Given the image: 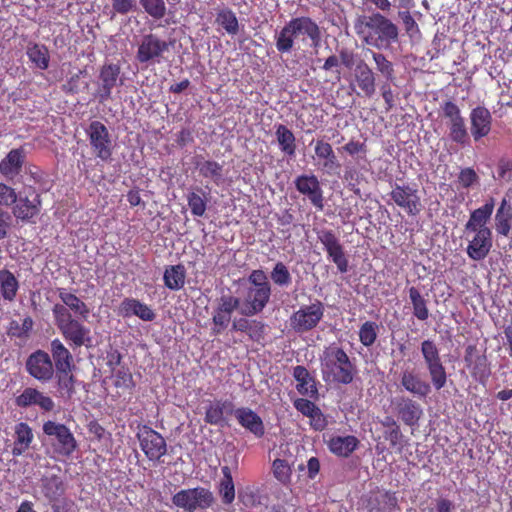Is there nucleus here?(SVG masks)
I'll return each mask as SVG.
<instances>
[{
	"label": "nucleus",
	"mask_w": 512,
	"mask_h": 512,
	"mask_svg": "<svg viewBox=\"0 0 512 512\" xmlns=\"http://www.w3.org/2000/svg\"><path fill=\"white\" fill-rule=\"evenodd\" d=\"M274 39L279 53H291L301 45L317 48L321 41V31L313 19L300 16L292 18L279 31H276Z\"/></svg>",
	"instance_id": "f257e3e1"
},
{
	"label": "nucleus",
	"mask_w": 512,
	"mask_h": 512,
	"mask_svg": "<svg viewBox=\"0 0 512 512\" xmlns=\"http://www.w3.org/2000/svg\"><path fill=\"white\" fill-rule=\"evenodd\" d=\"M322 379L327 384H350L357 372L347 353L336 345L323 350L320 356Z\"/></svg>",
	"instance_id": "f03ea898"
},
{
	"label": "nucleus",
	"mask_w": 512,
	"mask_h": 512,
	"mask_svg": "<svg viewBox=\"0 0 512 512\" xmlns=\"http://www.w3.org/2000/svg\"><path fill=\"white\" fill-rule=\"evenodd\" d=\"M52 314L56 327L73 349L92 346L90 328L74 318L65 306H53Z\"/></svg>",
	"instance_id": "7ed1b4c3"
},
{
	"label": "nucleus",
	"mask_w": 512,
	"mask_h": 512,
	"mask_svg": "<svg viewBox=\"0 0 512 512\" xmlns=\"http://www.w3.org/2000/svg\"><path fill=\"white\" fill-rule=\"evenodd\" d=\"M41 442L57 457H70L78 448L71 430L63 423L48 420L42 426Z\"/></svg>",
	"instance_id": "20e7f679"
},
{
	"label": "nucleus",
	"mask_w": 512,
	"mask_h": 512,
	"mask_svg": "<svg viewBox=\"0 0 512 512\" xmlns=\"http://www.w3.org/2000/svg\"><path fill=\"white\" fill-rule=\"evenodd\" d=\"M440 112L446 120L449 140L462 147L468 145L470 135L458 105L450 100L444 101L440 105Z\"/></svg>",
	"instance_id": "39448f33"
},
{
	"label": "nucleus",
	"mask_w": 512,
	"mask_h": 512,
	"mask_svg": "<svg viewBox=\"0 0 512 512\" xmlns=\"http://www.w3.org/2000/svg\"><path fill=\"white\" fill-rule=\"evenodd\" d=\"M215 498L213 493L205 487L182 489L172 497V503L185 512L206 510L213 505Z\"/></svg>",
	"instance_id": "423d86ee"
},
{
	"label": "nucleus",
	"mask_w": 512,
	"mask_h": 512,
	"mask_svg": "<svg viewBox=\"0 0 512 512\" xmlns=\"http://www.w3.org/2000/svg\"><path fill=\"white\" fill-rule=\"evenodd\" d=\"M370 32L366 37V42L379 47L383 44H390L398 39V28L388 18L380 13H374L369 16L365 22Z\"/></svg>",
	"instance_id": "0eeeda50"
},
{
	"label": "nucleus",
	"mask_w": 512,
	"mask_h": 512,
	"mask_svg": "<svg viewBox=\"0 0 512 512\" xmlns=\"http://www.w3.org/2000/svg\"><path fill=\"white\" fill-rule=\"evenodd\" d=\"M136 437L141 450L150 461H160L161 457L167 453L165 438L151 427L138 426Z\"/></svg>",
	"instance_id": "6e6552de"
},
{
	"label": "nucleus",
	"mask_w": 512,
	"mask_h": 512,
	"mask_svg": "<svg viewBox=\"0 0 512 512\" xmlns=\"http://www.w3.org/2000/svg\"><path fill=\"white\" fill-rule=\"evenodd\" d=\"M169 45L170 43L156 34L143 35L138 45L136 59L141 64H159L163 60L164 53L169 51Z\"/></svg>",
	"instance_id": "1a4fd4ad"
},
{
	"label": "nucleus",
	"mask_w": 512,
	"mask_h": 512,
	"mask_svg": "<svg viewBox=\"0 0 512 512\" xmlns=\"http://www.w3.org/2000/svg\"><path fill=\"white\" fill-rule=\"evenodd\" d=\"M87 135L96 157L105 162L110 161L113 144L107 127L100 121H92L88 126Z\"/></svg>",
	"instance_id": "9d476101"
},
{
	"label": "nucleus",
	"mask_w": 512,
	"mask_h": 512,
	"mask_svg": "<svg viewBox=\"0 0 512 512\" xmlns=\"http://www.w3.org/2000/svg\"><path fill=\"white\" fill-rule=\"evenodd\" d=\"M324 315V305L315 300L310 305L301 307L290 317V326L294 331L302 333L315 328Z\"/></svg>",
	"instance_id": "9b49d317"
},
{
	"label": "nucleus",
	"mask_w": 512,
	"mask_h": 512,
	"mask_svg": "<svg viewBox=\"0 0 512 512\" xmlns=\"http://www.w3.org/2000/svg\"><path fill=\"white\" fill-rule=\"evenodd\" d=\"M28 374L34 379L46 383L54 376V365L49 354L43 350L31 353L25 363Z\"/></svg>",
	"instance_id": "f8f14e48"
},
{
	"label": "nucleus",
	"mask_w": 512,
	"mask_h": 512,
	"mask_svg": "<svg viewBox=\"0 0 512 512\" xmlns=\"http://www.w3.org/2000/svg\"><path fill=\"white\" fill-rule=\"evenodd\" d=\"M122 84L120 79V66L109 63L100 68L95 98L99 103H105L111 98L113 88Z\"/></svg>",
	"instance_id": "ddd939ff"
},
{
	"label": "nucleus",
	"mask_w": 512,
	"mask_h": 512,
	"mask_svg": "<svg viewBox=\"0 0 512 512\" xmlns=\"http://www.w3.org/2000/svg\"><path fill=\"white\" fill-rule=\"evenodd\" d=\"M317 238L324 246L329 258L337 266L341 273L348 271V260L345 256L343 246L332 230L322 229L317 232Z\"/></svg>",
	"instance_id": "4468645a"
},
{
	"label": "nucleus",
	"mask_w": 512,
	"mask_h": 512,
	"mask_svg": "<svg viewBox=\"0 0 512 512\" xmlns=\"http://www.w3.org/2000/svg\"><path fill=\"white\" fill-rule=\"evenodd\" d=\"M469 135L479 142L492 131L493 116L485 106H476L469 113Z\"/></svg>",
	"instance_id": "2eb2a0df"
},
{
	"label": "nucleus",
	"mask_w": 512,
	"mask_h": 512,
	"mask_svg": "<svg viewBox=\"0 0 512 512\" xmlns=\"http://www.w3.org/2000/svg\"><path fill=\"white\" fill-rule=\"evenodd\" d=\"M390 197L397 206L404 209L411 216H415L421 211L418 191L409 185L395 184L390 192Z\"/></svg>",
	"instance_id": "dca6fc26"
},
{
	"label": "nucleus",
	"mask_w": 512,
	"mask_h": 512,
	"mask_svg": "<svg viewBox=\"0 0 512 512\" xmlns=\"http://www.w3.org/2000/svg\"><path fill=\"white\" fill-rule=\"evenodd\" d=\"M271 296V286L249 287L247 289L244 305L240 313L244 316H254L263 311L269 303Z\"/></svg>",
	"instance_id": "f3484780"
},
{
	"label": "nucleus",
	"mask_w": 512,
	"mask_h": 512,
	"mask_svg": "<svg viewBox=\"0 0 512 512\" xmlns=\"http://www.w3.org/2000/svg\"><path fill=\"white\" fill-rule=\"evenodd\" d=\"M464 361L477 381L484 383L488 380L491 375L490 363L487 356L480 353L475 345L466 347Z\"/></svg>",
	"instance_id": "a211bd4d"
},
{
	"label": "nucleus",
	"mask_w": 512,
	"mask_h": 512,
	"mask_svg": "<svg viewBox=\"0 0 512 512\" xmlns=\"http://www.w3.org/2000/svg\"><path fill=\"white\" fill-rule=\"evenodd\" d=\"M297 191L305 195L318 210H323L324 199L320 182L315 175H300L294 181Z\"/></svg>",
	"instance_id": "6ab92c4d"
},
{
	"label": "nucleus",
	"mask_w": 512,
	"mask_h": 512,
	"mask_svg": "<svg viewBox=\"0 0 512 512\" xmlns=\"http://www.w3.org/2000/svg\"><path fill=\"white\" fill-rule=\"evenodd\" d=\"M400 387L417 398H426L431 393V385L409 367L403 369L399 375Z\"/></svg>",
	"instance_id": "aec40b11"
},
{
	"label": "nucleus",
	"mask_w": 512,
	"mask_h": 512,
	"mask_svg": "<svg viewBox=\"0 0 512 512\" xmlns=\"http://www.w3.org/2000/svg\"><path fill=\"white\" fill-rule=\"evenodd\" d=\"M26 160L25 148L11 149L0 161V173L8 181H13L22 171Z\"/></svg>",
	"instance_id": "412c9836"
},
{
	"label": "nucleus",
	"mask_w": 512,
	"mask_h": 512,
	"mask_svg": "<svg viewBox=\"0 0 512 512\" xmlns=\"http://www.w3.org/2000/svg\"><path fill=\"white\" fill-rule=\"evenodd\" d=\"M473 238L469 241L466 252L467 255L475 261L486 258L492 247V231L491 229H481L472 231Z\"/></svg>",
	"instance_id": "4be33fe9"
},
{
	"label": "nucleus",
	"mask_w": 512,
	"mask_h": 512,
	"mask_svg": "<svg viewBox=\"0 0 512 512\" xmlns=\"http://www.w3.org/2000/svg\"><path fill=\"white\" fill-rule=\"evenodd\" d=\"M395 408L402 422L410 427L417 426L423 416L421 405L410 397H397L395 400Z\"/></svg>",
	"instance_id": "5701e85b"
},
{
	"label": "nucleus",
	"mask_w": 512,
	"mask_h": 512,
	"mask_svg": "<svg viewBox=\"0 0 512 512\" xmlns=\"http://www.w3.org/2000/svg\"><path fill=\"white\" fill-rule=\"evenodd\" d=\"M42 201L39 194H36L33 200H30L28 196L18 195L17 202L12 207V218L15 217L17 220L25 223L33 222V218L40 213Z\"/></svg>",
	"instance_id": "b1692460"
},
{
	"label": "nucleus",
	"mask_w": 512,
	"mask_h": 512,
	"mask_svg": "<svg viewBox=\"0 0 512 512\" xmlns=\"http://www.w3.org/2000/svg\"><path fill=\"white\" fill-rule=\"evenodd\" d=\"M15 404L20 408H28L36 405L46 412L52 411L55 407V403L51 397L46 396L32 387L25 388L22 393L15 398Z\"/></svg>",
	"instance_id": "393cba45"
},
{
	"label": "nucleus",
	"mask_w": 512,
	"mask_h": 512,
	"mask_svg": "<svg viewBox=\"0 0 512 512\" xmlns=\"http://www.w3.org/2000/svg\"><path fill=\"white\" fill-rule=\"evenodd\" d=\"M235 418L244 429L252 433L255 437L261 438L265 434L263 420L251 408H236Z\"/></svg>",
	"instance_id": "a878e982"
},
{
	"label": "nucleus",
	"mask_w": 512,
	"mask_h": 512,
	"mask_svg": "<svg viewBox=\"0 0 512 512\" xmlns=\"http://www.w3.org/2000/svg\"><path fill=\"white\" fill-rule=\"evenodd\" d=\"M57 293L62 303H56L54 306H65L71 314L73 312L80 319L87 320L90 309L84 301L65 288H58Z\"/></svg>",
	"instance_id": "bb28decb"
},
{
	"label": "nucleus",
	"mask_w": 512,
	"mask_h": 512,
	"mask_svg": "<svg viewBox=\"0 0 512 512\" xmlns=\"http://www.w3.org/2000/svg\"><path fill=\"white\" fill-rule=\"evenodd\" d=\"M494 206V198H490L483 206L472 211L468 222L465 224V231L489 229L486 224L491 218Z\"/></svg>",
	"instance_id": "cd10ccee"
},
{
	"label": "nucleus",
	"mask_w": 512,
	"mask_h": 512,
	"mask_svg": "<svg viewBox=\"0 0 512 512\" xmlns=\"http://www.w3.org/2000/svg\"><path fill=\"white\" fill-rule=\"evenodd\" d=\"M354 77L358 87L367 97L375 93V74L363 60L357 62Z\"/></svg>",
	"instance_id": "c85d7f7f"
},
{
	"label": "nucleus",
	"mask_w": 512,
	"mask_h": 512,
	"mask_svg": "<svg viewBox=\"0 0 512 512\" xmlns=\"http://www.w3.org/2000/svg\"><path fill=\"white\" fill-rule=\"evenodd\" d=\"M124 317L135 315L143 321H153L156 317L154 311L145 303L134 298H125L120 305Z\"/></svg>",
	"instance_id": "c756f323"
},
{
	"label": "nucleus",
	"mask_w": 512,
	"mask_h": 512,
	"mask_svg": "<svg viewBox=\"0 0 512 512\" xmlns=\"http://www.w3.org/2000/svg\"><path fill=\"white\" fill-rule=\"evenodd\" d=\"M15 441L12 448V455L15 457L21 456L30 447L34 439L32 428L25 422H20L15 425Z\"/></svg>",
	"instance_id": "7c9ffc66"
},
{
	"label": "nucleus",
	"mask_w": 512,
	"mask_h": 512,
	"mask_svg": "<svg viewBox=\"0 0 512 512\" xmlns=\"http://www.w3.org/2000/svg\"><path fill=\"white\" fill-rule=\"evenodd\" d=\"M50 351L54 360L55 370H72L74 368L71 352L58 338L51 341Z\"/></svg>",
	"instance_id": "2f4dec72"
},
{
	"label": "nucleus",
	"mask_w": 512,
	"mask_h": 512,
	"mask_svg": "<svg viewBox=\"0 0 512 512\" xmlns=\"http://www.w3.org/2000/svg\"><path fill=\"white\" fill-rule=\"evenodd\" d=\"M41 491L49 503H55L64 494L65 485L58 475L43 476L41 478Z\"/></svg>",
	"instance_id": "473e14b6"
},
{
	"label": "nucleus",
	"mask_w": 512,
	"mask_h": 512,
	"mask_svg": "<svg viewBox=\"0 0 512 512\" xmlns=\"http://www.w3.org/2000/svg\"><path fill=\"white\" fill-rule=\"evenodd\" d=\"M293 376L298 382L297 391L309 397H315L318 394L315 380L310 376L309 371L304 366H296L293 369Z\"/></svg>",
	"instance_id": "72a5a7b5"
},
{
	"label": "nucleus",
	"mask_w": 512,
	"mask_h": 512,
	"mask_svg": "<svg viewBox=\"0 0 512 512\" xmlns=\"http://www.w3.org/2000/svg\"><path fill=\"white\" fill-rule=\"evenodd\" d=\"M359 441L355 436H335L328 441L329 450L340 457H348L358 447Z\"/></svg>",
	"instance_id": "f704fd0d"
},
{
	"label": "nucleus",
	"mask_w": 512,
	"mask_h": 512,
	"mask_svg": "<svg viewBox=\"0 0 512 512\" xmlns=\"http://www.w3.org/2000/svg\"><path fill=\"white\" fill-rule=\"evenodd\" d=\"M512 205L510 201L503 198L495 215V229L498 234L507 236L511 230Z\"/></svg>",
	"instance_id": "c9c22d12"
},
{
	"label": "nucleus",
	"mask_w": 512,
	"mask_h": 512,
	"mask_svg": "<svg viewBox=\"0 0 512 512\" xmlns=\"http://www.w3.org/2000/svg\"><path fill=\"white\" fill-rule=\"evenodd\" d=\"M275 128V136L280 150L291 158L295 157L297 146L293 132L283 124H279Z\"/></svg>",
	"instance_id": "e433bc0d"
},
{
	"label": "nucleus",
	"mask_w": 512,
	"mask_h": 512,
	"mask_svg": "<svg viewBox=\"0 0 512 512\" xmlns=\"http://www.w3.org/2000/svg\"><path fill=\"white\" fill-rule=\"evenodd\" d=\"M19 282L14 274L7 270H0V293L4 300L12 302L17 296Z\"/></svg>",
	"instance_id": "4c0bfd02"
},
{
	"label": "nucleus",
	"mask_w": 512,
	"mask_h": 512,
	"mask_svg": "<svg viewBox=\"0 0 512 512\" xmlns=\"http://www.w3.org/2000/svg\"><path fill=\"white\" fill-rule=\"evenodd\" d=\"M186 271L183 265H173L166 268L163 280L170 290H180L185 284Z\"/></svg>",
	"instance_id": "58836bf2"
},
{
	"label": "nucleus",
	"mask_w": 512,
	"mask_h": 512,
	"mask_svg": "<svg viewBox=\"0 0 512 512\" xmlns=\"http://www.w3.org/2000/svg\"><path fill=\"white\" fill-rule=\"evenodd\" d=\"M187 202L192 215L202 217L205 214L208 198L202 188L196 187L194 191L189 192Z\"/></svg>",
	"instance_id": "ea45409f"
},
{
	"label": "nucleus",
	"mask_w": 512,
	"mask_h": 512,
	"mask_svg": "<svg viewBox=\"0 0 512 512\" xmlns=\"http://www.w3.org/2000/svg\"><path fill=\"white\" fill-rule=\"evenodd\" d=\"M315 154L318 158L325 160L323 163V167L327 171L334 170L340 166L332 146L329 143L324 142L323 140L316 141Z\"/></svg>",
	"instance_id": "a19ab883"
},
{
	"label": "nucleus",
	"mask_w": 512,
	"mask_h": 512,
	"mask_svg": "<svg viewBox=\"0 0 512 512\" xmlns=\"http://www.w3.org/2000/svg\"><path fill=\"white\" fill-rule=\"evenodd\" d=\"M223 479L220 482L219 494L224 504H231L235 499V486L228 466L221 468Z\"/></svg>",
	"instance_id": "79ce46f5"
},
{
	"label": "nucleus",
	"mask_w": 512,
	"mask_h": 512,
	"mask_svg": "<svg viewBox=\"0 0 512 512\" xmlns=\"http://www.w3.org/2000/svg\"><path fill=\"white\" fill-rule=\"evenodd\" d=\"M409 298L413 306V315L421 321H425L429 317L427 300L421 295L416 287L409 288Z\"/></svg>",
	"instance_id": "37998d69"
},
{
	"label": "nucleus",
	"mask_w": 512,
	"mask_h": 512,
	"mask_svg": "<svg viewBox=\"0 0 512 512\" xmlns=\"http://www.w3.org/2000/svg\"><path fill=\"white\" fill-rule=\"evenodd\" d=\"M196 168L199 170V173L204 178H210L215 183H219L223 177V166L216 161L205 160V161H197Z\"/></svg>",
	"instance_id": "c03bdc74"
},
{
	"label": "nucleus",
	"mask_w": 512,
	"mask_h": 512,
	"mask_svg": "<svg viewBox=\"0 0 512 512\" xmlns=\"http://www.w3.org/2000/svg\"><path fill=\"white\" fill-rule=\"evenodd\" d=\"M420 351L426 368L442 362L439 348L433 340L426 339L422 341Z\"/></svg>",
	"instance_id": "a18cd8bd"
},
{
	"label": "nucleus",
	"mask_w": 512,
	"mask_h": 512,
	"mask_svg": "<svg viewBox=\"0 0 512 512\" xmlns=\"http://www.w3.org/2000/svg\"><path fill=\"white\" fill-rule=\"evenodd\" d=\"M72 370H56L57 386L62 394L66 398L70 399L75 393V377L71 373Z\"/></svg>",
	"instance_id": "49530a36"
},
{
	"label": "nucleus",
	"mask_w": 512,
	"mask_h": 512,
	"mask_svg": "<svg viewBox=\"0 0 512 512\" xmlns=\"http://www.w3.org/2000/svg\"><path fill=\"white\" fill-rule=\"evenodd\" d=\"M29 60L39 69L45 70L49 66V51L45 45L34 44L27 49Z\"/></svg>",
	"instance_id": "de8ad7c7"
},
{
	"label": "nucleus",
	"mask_w": 512,
	"mask_h": 512,
	"mask_svg": "<svg viewBox=\"0 0 512 512\" xmlns=\"http://www.w3.org/2000/svg\"><path fill=\"white\" fill-rule=\"evenodd\" d=\"M216 22L230 35H236L239 32L238 19L231 9L226 8L219 11Z\"/></svg>",
	"instance_id": "09e8293b"
},
{
	"label": "nucleus",
	"mask_w": 512,
	"mask_h": 512,
	"mask_svg": "<svg viewBox=\"0 0 512 512\" xmlns=\"http://www.w3.org/2000/svg\"><path fill=\"white\" fill-rule=\"evenodd\" d=\"M427 372L430 377V385L431 388L433 387L435 390H441L446 386L447 383V372L446 368L443 365V362L436 364L434 366L426 368Z\"/></svg>",
	"instance_id": "8fccbe9b"
},
{
	"label": "nucleus",
	"mask_w": 512,
	"mask_h": 512,
	"mask_svg": "<svg viewBox=\"0 0 512 512\" xmlns=\"http://www.w3.org/2000/svg\"><path fill=\"white\" fill-rule=\"evenodd\" d=\"M270 278L274 284L280 287H288L292 283V276L283 262H277L274 265Z\"/></svg>",
	"instance_id": "3c124183"
},
{
	"label": "nucleus",
	"mask_w": 512,
	"mask_h": 512,
	"mask_svg": "<svg viewBox=\"0 0 512 512\" xmlns=\"http://www.w3.org/2000/svg\"><path fill=\"white\" fill-rule=\"evenodd\" d=\"M372 58L375 62L376 69L387 79L394 78L393 64L385 57V55L371 51Z\"/></svg>",
	"instance_id": "603ef678"
},
{
	"label": "nucleus",
	"mask_w": 512,
	"mask_h": 512,
	"mask_svg": "<svg viewBox=\"0 0 512 512\" xmlns=\"http://www.w3.org/2000/svg\"><path fill=\"white\" fill-rule=\"evenodd\" d=\"M377 324L372 321L365 322L359 330L360 342L366 346H371L377 338Z\"/></svg>",
	"instance_id": "864d4df0"
},
{
	"label": "nucleus",
	"mask_w": 512,
	"mask_h": 512,
	"mask_svg": "<svg viewBox=\"0 0 512 512\" xmlns=\"http://www.w3.org/2000/svg\"><path fill=\"white\" fill-rule=\"evenodd\" d=\"M145 12L155 19H161L166 13L164 0H140Z\"/></svg>",
	"instance_id": "5fc2aeb1"
},
{
	"label": "nucleus",
	"mask_w": 512,
	"mask_h": 512,
	"mask_svg": "<svg viewBox=\"0 0 512 512\" xmlns=\"http://www.w3.org/2000/svg\"><path fill=\"white\" fill-rule=\"evenodd\" d=\"M273 474L279 482L287 484L291 480L292 471L286 460L275 459L273 462Z\"/></svg>",
	"instance_id": "6e6d98bb"
},
{
	"label": "nucleus",
	"mask_w": 512,
	"mask_h": 512,
	"mask_svg": "<svg viewBox=\"0 0 512 512\" xmlns=\"http://www.w3.org/2000/svg\"><path fill=\"white\" fill-rule=\"evenodd\" d=\"M240 306V299L229 294H224L219 298L216 310L222 313L232 314Z\"/></svg>",
	"instance_id": "4d7b16f0"
},
{
	"label": "nucleus",
	"mask_w": 512,
	"mask_h": 512,
	"mask_svg": "<svg viewBox=\"0 0 512 512\" xmlns=\"http://www.w3.org/2000/svg\"><path fill=\"white\" fill-rule=\"evenodd\" d=\"M17 200L18 193L16 190L5 183H0V207H11L17 202Z\"/></svg>",
	"instance_id": "13d9d810"
},
{
	"label": "nucleus",
	"mask_w": 512,
	"mask_h": 512,
	"mask_svg": "<svg viewBox=\"0 0 512 512\" xmlns=\"http://www.w3.org/2000/svg\"><path fill=\"white\" fill-rule=\"evenodd\" d=\"M254 328L262 330L264 328V324L256 320L249 321L246 318L234 319L232 323V330L234 331L248 332V330H252Z\"/></svg>",
	"instance_id": "bf43d9fd"
},
{
	"label": "nucleus",
	"mask_w": 512,
	"mask_h": 512,
	"mask_svg": "<svg viewBox=\"0 0 512 512\" xmlns=\"http://www.w3.org/2000/svg\"><path fill=\"white\" fill-rule=\"evenodd\" d=\"M458 181L463 188H469L479 182V176L473 168H464L458 175Z\"/></svg>",
	"instance_id": "052dcab7"
},
{
	"label": "nucleus",
	"mask_w": 512,
	"mask_h": 512,
	"mask_svg": "<svg viewBox=\"0 0 512 512\" xmlns=\"http://www.w3.org/2000/svg\"><path fill=\"white\" fill-rule=\"evenodd\" d=\"M114 384L116 387L125 389H132L135 385L132 374L125 368H121L116 372Z\"/></svg>",
	"instance_id": "680f3d73"
},
{
	"label": "nucleus",
	"mask_w": 512,
	"mask_h": 512,
	"mask_svg": "<svg viewBox=\"0 0 512 512\" xmlns=\"http://www.w3.org/2000/svg\"><path fill=\"white\" fill-rule=\"evenodd\" d=\"M205 421L208 424L211 425H222L224 422V417L221 414V408H218V406L215 404H211L207 409L205 413Z\"/></svg>",
	"instance_id": "e2e57ef3"
},
{
	"label": "nucleus",
	"mask_w": 512,
	"mask_h": 512,
	"mask_svg": "<svg viewBox=\"0 0 512 512\" xmlns=\"http://www.w3.org/2000/svg\"><path fill=\"white\" fill-rule=\"evenodd\" d=\"M248 282L250 283V287L271 286L267 275L261 269L253 270L248 276Z\"/></svg>",
	"instance_id": "0e129e2a"
},
{
	"label": "nucleus",
	"mask_w": 512,
	"mask_h": 512,
	"mask_svg": "<svg viewBox=\"0 0 512 512\" xmlns=\"http://www.w3.org/2000/svg\"><path fill=\"white\" fill-rule=\"evenodd\" d=\"M12 215L8 211L0 207V240L8 237L9 230L12 226Z\"/></svg>",
	"instance_id": "69168bd1"
},
{
	"label": "nucleus",
	"mask_w": 512,
	"mask_h": 512,
	"mask_svg": "<svg viewBox=\"0 0 512 512\" xmlns=\"http://www.w3.org/2000/svg\"><path fill=\"white\" fill-rule=\"evenodd\" d=\"M294 407L306 417H310L319 407L312 401L304 398H298L293 402Z\"/></svg>",
	"instance_id": "338daca9"
},
{
	"label": "nucleus",
	"mask_w": 512,
	"mask_h": 512,
	"mask_svg": "<svg viewBox=\"0 0 512 512\" xmlns=\"http://www.w3.org/2000/svg\"><path fill=\"white\" fill-rule=\"evenodd\" d=\"M113 10L118 14H127L136 7L135 0H111Z\"/></svg>",
	"instance_id": "774afa93"
}]
</instances>
